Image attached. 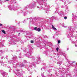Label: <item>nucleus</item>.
<instances>
[{
	"mask_svg": "<svg viewBox=\"0 0 77 77\" xmlns=\"http://www.w3.org/2000/svg\"><path fill=\"white\" fill-rule=\"evenodd\" d=\"M0 63H1L2 65H3V64H5V62H4L3 61H0Z\"/></svg>",
	"mask_w": 77,
	"mask_h": 77,
	"instance_id": "8",
	"label": "nucleus"
},
{
	"mask_svg": "<svg viewBox=\"0 0 77 77\" xmlns=\"http://www.w3.org/2000/svg\"><path fill=\"white\" fill-rule=\"evenodd\" d=\"M75 42L74 43V44H75V46L77 47V37H75Z\"/></svg>",
	"mask_w": 77,
	"mask_h": 77,
	"instance_id": "4",
	"label": "nucleus"
},
{
	"mask_svg": "<svg viewBox=\"0 0 77 77\" xmlns=\"http://www.w3.org/2000/svg\"><path fill=\"white\" fill-rule=\"evenodd\" d=\"M25 56H26V57L29 56V54H28V55H27V54H26L25 55Z\"/></svg>",
	"mask_w": 77,
	"mask_h": 77,
	"instance_id": "26",
	"label": "nucleus"
},
{
	"mask_svg": "<svg viewBox=\"0 0 77 77\" xmlns=\"http://www.w3.org/2000/svg\"><path fill=\"white\" fill-rule=\"evenodd\" d=\"M66 4H68V2H66V3H64L65 5H66Z\"/></svg>",
	"mask_w": 77,
	"mask_h": 77,
	"instance_id": "30",
	"label": "nucleus"
},
{
	"mask_svg": "<svg viewBox=\"0 0 77 77\" xmlns=\"http://www.w3.org/2000/svg\"><path fill=\"white\" fill-rule=\"evenodd\" d=\"M41 70H42V71H45V70L44 69V68L41 69Z\"/></svg>",
	"mask_w": 77,
	"mask_h": 77,
	"instance_id": "24",
	"label": "nucleus"
},
{
	"mask_svg": "<svg viewBox=\"0 0 77 77\" xmlns=\"http://www.w3.org/2000/svg\"><path fill=\"white\" fill-rule=\"evenodd\" d=\"M19 34H20V33H19Z\"/></svg>",
	"mask_w": 77,
	"mask_h": 77,
	"instance_id": "43",
	"label": "nucleus"
},
{
	"mask_svg": "<svg viewBox=\"0 0 77 77\" xmlns=\"http://www.w3.org/2000/svg\"><path fill=\"white\" fill-rule=\"evenodd\" d=\"M67 61L68 63H70V64L72 66H75V65H76V63H75V61H73L72 62H71V61H69L68 60H67Z\"/></svg>",
	"mask_w": 77,
	"mask_h": 77,
	"instance_id": "2",
	"label": "nucleus"
},
{
	"mask_svg": "<svg viewBox=\"0 0 77 77\" xmlns=\"http://www.w3.org/2000/svg\"><path fill=\"white\" fill-rule=\"evenodd\" d=\"M41 75L42 76V77H44V74L43 73H42L41 74Z\"/></svg>",
	"mask_w": 77,
	"mask_h": 77,
	"instance_id": "18",
	"label": "nucleus"
},
{
	"mask_svg": "<svg viewBox=\"0 0 77 77\" xmlns=\"http://www.w3.org/2000/svg\"><path fill=\"white\" fill-rule=\"evenodd\" d=\"M77 1V0H76Z\"/></svg>",
	"mask_w": 77,
	"mask_h": 77,
	"instance_id": "46",
	"label": "nucleus"
},
{
	"mask_svg": "<svg viewBox=\"0 0 77 77\" xmlns=\"http://www.w3.org/2000/svg\"><path fill=\"white\" fill-rule=\"evenodd\" d=\"M72 22L73 23H74V22H73V21H72Z\"/></svg>",
	"mask_w": 77,
	"mask_h": 77,
	"instance_id": "38",
	"label": "nucleus"
},
{
	"mask_svg": "<svg viewBox=\"0 0 77 77\" xmlns=\"http://www.w3.org/2000/svg\"><path fill=\"white\" fill-rule=\"evenodd\" d=\"M67 34L68 35L67 37L68 38H71V37H72V34H71V33H69V32H68L67 33Z\"/></svg>",
	"mask_w": 77,
	"mask_h": 77,
	"instance_id": "3",
	"label": "nucleus"
},
{
	"mask_svg": "<svg viewBox=\"0 0 77 77\" xmlns=\"http://www.w3.org/2000/svg\"><path fill=\"white\" fill-rule=\"evenodd\" d=\"M36 63H37V62H36Z\"/></svg>",
	"mask_w": 77,
	"mask_h": 77,
	"instance_id": "40",
	"label": "nucleus"
},
{
	"mask_svg": "<svg viewBox=\"0 0 77 77\" xmlns=\"http://www.w3.org/2000/svg\"><path fill=\"white\" fill-rule=\"evenodd\" d=\"M0 1H2V0H0Z\"/></svg>",
	"mask_w": 77,
	"mask_h": 77,
	"instance_id": "42",
	"label": "nucleus"
},
{
	"mask_svg": "<svg viewBox=\"0 0 77 77\" xmlns=\"http://www.w3.org/2000/svg\"><path fill=\"white\" fill-rule=\"evenodd\" d=\"M0 26H3V25L2 24L0 23Z\"/></svg>",
	"mask_w": 77,
	"mask_h": 77,
	"instance_id": "27",
	"label": "nucleus"
},
{
	"mask_svg": "<svg viewBox=\"0 0 77 77\" xmlns=\"http://www.w3.org/2000/svg\"><path fill=\"white\" fill-rule=\"evenodd\" d=\"M61 2H63V0H61Z\"/></svg>",
	"mask_w": 77,
	"mask_h": 77,
	"instance_id": "35",
	"label": "nucleus"
},
{
	"mask_svg": "<svg viewBox=\"0 0 77 77\" xmlns=\"http://www.w3.org/2000/svg\"><path fill=\"white\" fill-rule=\"evenodd\" d=\"M58 50H59V48L57 47L56 48V50L57 51H58Z\"/></svg>",
	"mask_w": 77,
	"mask_h": 77,
	"instance_id": "20",
	"label": "nucleus"
},
{
	"mask_svg": "<svg viewBox=\"0 0 77 77\" xmlns=\"http://www.w3.org/2000/svg\"><path fill=\"white\" fill-rule=\"evenodd\" d=\"M63 27H64L65 28H66V27H67V26H65V25H63Z\"/></svg>",
	"mask_w": 77,
	"mask_h": 77,
	"instance_id": "15",
	"label": "nucleus"
},
{
	"mask_svg": "<svg viewBox=\"0 0 77 77\" xmlns=\"http://www.w3.org/2000/svg\"><path fill=\"white\" fill-rule=\"evenodd\" d=\"M59 65H60V64Z\"/></svg>",
	"mask_w": 77,
	"mask_h": 77,
	"instance_id": "44",
	"label": "nucleus"
},
{
	"mask_svg": "<svg viewBox=\"0 0 77 77\" xmlns=\"http://www.w3.org/2000/svg\"><path fill=\"white\" fill-rule=\"evenodd\" d=\"M19 66L20 67H21V66H22V65H20Z\"/></svg>",
	"mask_w": 77,
	"mask_h": 77,
	"instance_id": "31",
	"label": "nucleus"
},
{
	"mask_svg": "<svg viewBox=\"0 0 77 77\" xmlns=\"http://www.w3.org/2000/svg\"><path fill=\"white\" fill-rule=\"evenodd\" d=\"M62 63V62H58L57 63V64H60V63Z\"/></svg>",
	"mask_w": 77,
	"mask_h": 77,
	"instance_id": "14",
	"label": "nucleus"
},
{
	"mask_svg": "<svg viewBox=\"0 0 77 77\" xmlns=\"http://www.w3.org/2000/svg\"><path fill=\"white\" fill-rule=\"evenodd\" d=\"M48 72H51V69H49L48 70Z\"/></svg>",
	"mask_w": 77,
	"mask_h": 77,
	"instance_id": "13",
	"label": "nucleus"
},
{
	"mask_svg": "<svg viewBox=\"0 0 77 77\" xmlns=\"http://www.w3.org/2000/svg\"><path fill=\"white\" fill-rule=\"evenodd\" d=\"M13 8V9H12ZM9 9L10 10V11H12V10H13V11H16V10H17V8H13L11 7H10L9 8Z\"/></svg>",
	"mask_w": 77,
	"mask_h": 77,
	"instance_id": "5",
	"label": "nucleus"
},
{
	"mask_svg": "<svg viewBox=\"0 0 77 77\" xmlns=\"http://www.w3.org/2000/svg\"><path fill=\"white\" fill-rule=\"evenodd\" d=\"M60 54H63V52H60Z\"/></svg>",
	"mask_w": 77,
	"mask_h": 77,
	"instance_id": "22",
	"label": "nucleus"
},
{
	"mask_svg": "<svg viewBox=\"0 0 77 77\" xmlns=\"http://www.w3.org/2000/svg\"><path fill=\"white\" fill-rule=\"evenodd\" d=\"M29 8H34V5H33V4H32L29 5Z\"/></svg>",
	"mask_w": 77,
	"mask_h": 77,
	"instance_id": "6",
	"label": "nucleus"
},
{
	"mask_svg": "<svg viewBox=\"0 0 77 77\" xmlns=\"http://www.w3.org/2000/svg\"><path fill=\"white\" fill-rule=\"evenodd\" d=\"M24 15H26L27 14V13H26V12H24Z\"/></svg>",
	"mask_w": 77,
	"mask_h": 77,
	"instance_id": "19",
	"label": "nucleus"
},
{
	"mask_svg": "<svg viewBox=\"0 0 77 77\" xmlns=\"http://www.w3.org/2000/svg\"><path fill=\"white\" fill-rule=\"evenodd\" d=\"M52 29H53V30H57L56 29V28L54 27V26L53 25H52Z\"/></svg>",
	"mask_w": 77,
	"mask_h": 77,
	"instance_id": "7",
	"label": "nucleus"
},
{
	"mask_svg": "<svg viewBox=\"0 0 77 77\" xmlns=\"http://www.w3.org/2000/svg\"><path fill=\"white\" fill-rule=\"evenodd\" d=\"M24 63H27L26 62V60H25L24 61Z\"/></svg>",
	"mask_w": 77,
	"mask_h": 77,
	"instance_id": "28",
	"label": "nucleus"
},
{
	"mask_svg": "<svg viewBox=\"0 0 77 77\" xmlns=\"http://www.w3.org/2000/svg\"><path fill=\"white\" fill-rule=\"evenodd\" d=\"M11 1H12V0H5L4 1V2H8L9 1H11Z\"/></svg>",
	"mask_w": 77,
	"mask_h": 77,
	"instance_id": "11",
	"label": "nucleus"
},
{
	"mask_svg": "<svg viewBox=\"0 0 77 77\" xmlns=\"http://www.w3.org/2000/svg\"><path fill=\"white\" fill-rule=\"evenodd\" d=\"M34 30H36V29H37V27L34 28Z\"/></svg>",
	"mask_w": 77,
	"mask_h": 77,
	"instance_id": "25",
	"label": "nucleus"
},
{
	"mask_svg": "<svg viewBox=\"0 0 77 77\" xmlns=\"http://www.w3.org/2000/svg\"><path fill=\"white\" fill-rule=\"evenodd\" d=\"M43 65H45V63H43Z\"/></svg>",
	"mask_w": 77,
	"mask_h": 77,
	"instance_id": "29",
	"label": "nucleus"
},
{
	"mask_svg": "<svg viewBox=\"0 0 77 77\" xmlns=\"http://www.w3.org/2000/svg\"><path fill=\"white\" fill-rule=\"evenodd\" d=\"M33 42H33V40H31V43H33Z\"/></svg>",
	"mask_w": 77,
	"mask_h": 77,
	"instance_id": "21",
	"label": "nucleus"
},
{
	"mask_svg": "<svg viewBox=\"0 0 77 77\" xmlns=\"http://www.w3.org/2000/svg\"><path fill=\"white\" fill-rule=\"evenodd\" d=\"M38 8L39 7H37Z\"/></svg>",
	"mask_w": 77,
	"mask_h": 77,
	"instance_id": "41",
	"label": "nucleus"
},
{
	"mask_svg": "<svg viewBox=\"0 0 77 77\" xmlns=\"http://www.w3.org/2000/svg\"><path fill=\"white\" fill-rule=\"evenodd\" d=\"M16 71H17V72L19 71V70H18V69L17 70H16Z\"/></svg>",
	"mask_w": 77,
	"mask_h": 77,
	"instance_id": "32",
	"label": "nucleus"
},
{
	"mask_svg": "<svg viewBox=\"0 0 77 77\" xmlns=\"http://www.w3.org/2000/svg\"><path fill=\"white\" fill-rule=\"evenodd\" d=\"M40 8V9H42V7L40 8Z\"/></svg>",
	"mask_w": 77,
	"mask_h": 77,
	"instance_id": "33",
	"label": "nucleus"
},
{
	"mask_svg": "<svg viewBox=\"0 0 77 77\" xmlns=\"http://www.w3.org/2000/svg\"><path fill=\"white\" fill-rule=\"evenodd\" d=\"M74 72H75V73H76V72H77V70H75V69L74 70Z\"/></svg>",
	"mask_w": 77,
	"mask_h": 77,
	"instance_id": "17",
	"label": "nucleus"
},
{
	"mask_svg": "<svg viewBox=\"0 0 77 77\" xmlns=\"http://www.w3.org/2000/svg\"><path fill=\"white\" fill-rule=\"evenodd\" d=\"M38 3L40 5H43L44 6H45L47 4V2L45 1H41L38 2Z\"/></svg>",
	"mask_w": 77,
	"mask_h": 77,
	"instance_id": "1",
	"label": "nucleus"
},
{
	"mask_svg": "<svg viewBox=\"0 0 77 77\" xmlns=\"http://www.w3.org/2000/svg\"><path fill=\"white\" fill-rule=\"evenodd\" d=\"M11 62H13V61H11Z\"/></svg>",
	"mask_w": 77,
	"mask_h": 77,
	"instance_id": "39",
	"label": "nucleus"
},
{
	"mask_svg": "<svg viewBox=\"0 0 77 77\" xmlns=\"http://www.w3.org/2000/svg\"><path fill=\"white\" fill-rule=\"evenodd\" d=\"M64 18L65 19V20H66L67 18V17H64Z\"/></svg>",
	"mask_w": 77,
	"mask_h": 77,
	"instance_id": "23",
	"label": "nucleus"
},
{
	"mask_svg": "<svg viewBox=\"0 0 77 77\" xmlns=\"http://www.w3.org/2000/svg\"><path fill=\"white\" fill-rule=\"evenodd\" d=\"M2 32L4 34H6V32H5V30H2Z\"/></svg>",
	"mask_w": 77,
	"mask_h": 77,
	"instance_id": "12",
	"label": "nucleus"
},
{
	"mask_svg": "<svg viewBox=\"0 0 77 77\" xmlns=\"http://www.w3.org/2000/svg\"><path fill=\"white\" fill-rule=\"evenodd\" d=\"M68 29L69 30H72V27H71V26L69 27Z\"/></svg>",
	"mask_w": 77,
	"mask_h": 77,
	"instance_id": "9",
	"label": "nucleus"
},
{
	"mask_svg": "<svg viewBox=\"0 0 77 77\" xmlns=\"http://www.w3.org/2000/svg\"><path fill=\"white\" fill-rule=\"evenodd\" d=\"M69 48H67V50H69Z\"/></svg>",
	"mask_w": 77,
	"mask_h": 77,
	"instance_id": "34",
	"label": "nucleus"
},
{
	"mask_svg": "<svg viewBox=\"0 0 77 77\" xmlns=\"http://www.w3.org/2000/svg\"><path fill=\"white\" fill-rule=\"evenodd\" d=\"M36 31H38V32H40L41 31V29L40 28H38L36 29Z\"/></svg>",
	"mask_w": 77,
	"mask_h": 77,
	"instance_id": "10",
	"label": "nucleus"
},
{
	"mask_svg": "<svg viewBox=\"0 0 77 77\" xmlns=\"http://www.w3.org/2000/svg\"><path fill=\"white\" fill-rule=\"evenodd\" d=\"M58 44H60V41L58 40Z\"/></svg>",
	"mask_w": 77,
	"mask_h": 77,
	"instance_id": "16",
	"label": "nucleus"
},
{
	"mask_svg": "<svg viewBox=\"0 0 77 77\" xmlns=\"http://www.w3.org/2000/svg\"><path fill=\"white\" fill-rule=\"evenodd\" d=\"M3 66H5V65H3Z\"/></svg>",
	"mask_w": 77,
	"mask_h": 77,
	"instance_id": "45",
	"label": "nucleus"
},
{
	"mask_svg": "<svg viewBox=\"0 0 77 77\" xmlns=\"http://www.w3.org/2000/svg\"><path fill=\"white\" fill-rule=\"evenodd\" d=\"M43 77H46L45 76H43Z\"/></svg>",
	"mask_w": 77,
	"mask_h": 77,
	"instance_id": "37",
	"label": "nucleus"
},
{
	"mask_svg": "<svg viewBox=\"0 0 77 77\" xmlns=\"http://www.w3.org/2000/svg\"><path fill=\"white\" fill-rule=\"evenodd\" d=\"M34 67H35L36 66H35V65H34Z\"/></svg>",
	"mask_w": 77,
	"mask_h": 77,
	"instance_id": "36",
	"label": "nucleus"
}]
</instances>
